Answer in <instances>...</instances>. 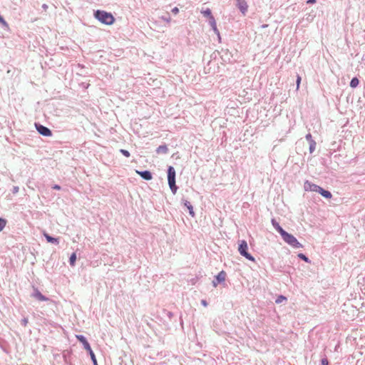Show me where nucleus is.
Here are the masks:
<instances>
[{"label": "nucleus", "mask_w": 365, "mask_h": 365, "mask_svg": "<svg viewBox=\"0 0 365 365\" xmlns=\"http://www.w3.org/2000/svg\"><path fill=\"white\" fill-rule=\"evenodd\" d=\"M271 222L272 226L281 235V236H282L286 232V231L283 230V228L279 225V222H277L275 219H272Z\"/></svg>", "instance_id": "10"}, {"label": "nucleus", "mask_w": 365, "mask_h": 365, "mask_svg": "<svg viewBox=\"0 0 365 365\" xmlns=\"http://www.w3.org/2000/svg\"><path fill=\"white\" fill-rule=\"evenodd\" d=\"M306 139L307 140V141L309 143L312 142V140H314L313 138H312V134L311 133H308L305 136Z\"/></svg>", "instance_id": "29"}, {"label": "nucleus", "mask_w": 365, "mask_h": 365, "mask_svg": "<svg viewBox=\"0 0 365 365\" xmlns=\"http://www.w3.org/2000/svg\"><path fill=\"white\" fill-rule=\"evenodd\" d=\"M248 246L245 240H241L239 244L238 251L240 255L250 261H255V258L247 252Z\"/></svg>", "instance_id": "3"}, {"label": "nucleus", "mask_w": 365, "mask_h": 365, "mask_svg": "<svg viewBox=\"0 0 365 365\" xmlns=\"http://www.w3.org/2000/svg\"><path fill=\"white\" fill-rule=\"evenodd\" d=\"M300 81H301V77L299 76H297V88H299V87Z\"/></svg>", "instance_id": "34"}, {"label": "nucleus", "mask_w": 365, "mask_h": 365, "mask_svg": "<svg viewBox=\"0 0 365 365\" xmlns=\"http://www.w3.org/2000/svg\"><path fill=\"white\" fill-rule=\"evenodd\" d=\"M235 6L239 9L242 15H245L248 11V4L246 0H235Z\"/></svg>", "instance_id": "4"}, {"label": "nucleus", "mask_w": 365, "mask_h": 365, "mask_svg": "<svg viewBox=\"0 0 365 365\" xmlns=\"http://www.w3.org/2000/svg\"><path fill=\"white\" fill-rule=\"evenodd\" d=\"M43 236L45 237V238L46 239V240L48 242H51V243L54 244V245H58V243H59V239L58 238H56V237H51L48 233H44Z\"/></svg>", "instance_id": "15"}, {"label": "nucleus", "mask_w": 365, "mask_h": 365, "mask_svg": "<svg viewBox=\"0 0 365 365\" xmlns=\"http://www.w3.org/2000/svg\"><path fill=\"white\" fill-rule=\"evenodd\" d=\"M88 354L91 358L93 365H98L97 360L93 350L90 351Z\"/></svg>", "instance_id": "23"}, {"label": "nucleus", "mask_w": 365, "mask_h": 365, "mask_svg": "<svg viewBox=\"0 0 365 365\" xmlns=\"http://www.w3.org/2000/svg\"><path fill=\"white\" fill-rule=\"evenodd\" d=\"M35 125H36V128L37 131L41 135H42L43 136H46V137L51 136L52 133H51V130L48 128H47L44 125H42L41 124H37V123H36Z\"/></svg>", "instance_id": "5"}, {"label": "nucleus", "mask_w": 365, "mask_h": 365, "mask_svg": "<svg viewBox=\"0 0 365 365\" xmlns=\"http://www.w3.org/2000/svg\"><path fill=\"white\" fill-rule=\"evenodd\" d=\"M321 363H322V365H329V361H328L327 359H326V358L322 359L321 361Z\"/></svg>", "instance_id": "32"}, {"label": "nucleus", "mask_w": 365, "mask_h": 365, "mask_svg": "<svg viewBox=\"0 0 365 365\" xmlns=\"http://www.w3.org/2000/svg\"><path fill=\"white\" fill-rule=\"evenodd\" d=\"M76 338L77 339L81 342L82 343L83 346V348L88 351L89 352L90 351L92 350L89 343L88 342L86 338L83 336V335H76Z\"/></svg>", "instance_id": "8"}, {"label": "nucleus", "mask_w": 365, "mask_h": 365, "mask_svg": "<svg viewBox=\"0 0 365 365\" xmlns=\"http://www.w3.org/2000/svg\"><path fill=\"white\" fill-rule=\"evenodd\" d=\"M282 237L286 243L293 248H301L303 247L294 235L288 233L287 232H286Z\"/></svg>", "instance_id": "2"}, {"label": "nucleus", "mask_w": 365, "mask_h": 365, "mask_svg": "<svg viewBox=\"0 0 365 365\" xmlns=\"http://www.w3.org/2000/svg\"><path fill=\"white\" fill-rule=\"evenodd\" d=\"M359 81L356 77L353 78L350 81V86L351 88H356L358 86Z\"/></svg>", "instance_id": "19"}, {"label": "nucleus", "mask_w": 365, "mask_h": 365, "mask_svg": "<svg viewBox=\"0 0 365 365\" xmlns=\"http://www.w3.org/2000/svg\"><path fill=\"white\" fill-rule=\"evenodd\" d=\"M169 187L172 191V192L175 195L178 190V187L175 185V180H168Z\"/></svg>", "instance_id": "17"}, {"label": "nucleus", "mask_w": 365, "mask_h": 365, "mask_svg": "<svg viewBox=\"0 0 365 365\" xmlns=\"http://www.w3.org/2000/svg\"><path fill=\"white\" fill-rule=\"evenodd\" d=\"M6 220L4 218L0 217V232L4 230V228L6 227Z\"/></svg>", "instance_id": "25"}, {"label": "nucleus", "mask_w": 365, "mask_h": 365, "mask_svg": "<svg viewBox=\"0 0 365 365\" xmlns=\"http://www.w3.org/2000/svg\"><path fill=\"white\" fill-rule=\"evenodd\" d=\"M31 297L35 298L36 299H37L38 301H48L49 300V299L48 297H46V296L43 295L40 292V291L38 289H36V288H34V292L32 293Z\"/></svg>", "instance_id": "9"}, {"label": "nucleus", "mask_w": 365, "mask_h": 365, "mask_svg": "<svg viewBox=\"0 0 365 365\" xmlns=\"http://www.w3.org/2000/svg\"><path fill=\"white\" fill-rule=\"evenodd\" d=\"M319 186L311 182L309 180H306L304 184V188L306 191L318 192Z\"/></svg>", "instance_id": "7"}, {"label": "nucleus", "mask_w": 365, "mask_h": 365, "mask_svg": "<svg viewBox=\"0 0 365 365\" xmlns=\"http://www.w3.org/2000/svg\"><path fill=\"white\" fill-rule=\"evenodd\" d=\"M307 3L309 4H314L316 3V0H308Z\"/></svg>", "instance_id": "39"}, {"label": "nucleus", "mask_w": 365, "mask_h": 365, "mask_svg": "<svg viewBox=\"0 0 365 365\" xmlns=\"http://www.w3.org/2000/svg\"><path fill=\"white\" fill-rule=\"evenodd\" d=\"M267 26H268V25H267V24H263V25H262V26H261V27H262V28H263V29H264V28H267Z\"/></svg>", "instance_id": "40"}, {"label": "nucleus", "mask_w": 365, "mask_h": 365, "mask_svg": "<svg viewBox=\"0 0 365 365\" xmlns=\"http://www.w3.org/2000/svg\"><path fill=\"white\" fill-rule=\"evenodd\" d=\"M21 324L24 327H26L27 325V324H28V319L27 318L22 319L21 321Z\"/></svg>", "instance_id": "31"}, {"label": "nucleus", "mask_w": 365, "mask_h": 365, "mask_svg": "<svg viewBox=\"0 0 365 365\" xmlns=\"http://www.w3.org/2000/svg\"><path fill=\"white\" fill-rule=\"evenodd\" d=\"M120 152L125 157L128 158L130 157V154L127 150L120 149Z\"/></svg>", "instance_id": "28"}, {"label": "nucleus", "mask_w": 365, "mask_h": 365, "mask_svg": "<svg viewBox=\"0 0 365 365\" xmlns=\"http://www.w3.org/2000/svg\"><path fill=\"white\" fill-rule=\"evenodd\" d=\"M309 143V152L311 153H312L314 150H315V148H316V142L315 140H312V142Z\"/></svg>", "instance_id": "24"}, {"label": "nucleus", "mask_w": 365, "mask_h": 365, "mask_svg": "<svg viewBox=\"0 0 365 365\" xmlns=\"http://www.w3.org/2000/svg\"><path fill=\"white\" fill-rule=\"evenodd\" d=\"M138 174L140 175V176L146 180H150L152 179V173L148 170H144V171H136Z\"/></svg>", "instance_id": "11"}, {"label": "nucleus", "mask_w": 365, "mask_h": 365, "mask_svg": "<svg viewBox=\"0 0 365 365\" xmlns=\"http://www.w3.org/2000/svg\"><path fill=\"white\" fill-rule=\"evenodd\" d=\"M168 152V148L166 145H161L158 146L156 149V153L158 154H166Z\"/></svg>", "instance_id": "16"}, {"label": "nucleus", "mask_w": 365, "mask_h": 365, "mask_svg": "<svg viewBox=\"0 0 365 365\" xmlns=\"http://www.w3.org/2000/svg\"><path fill=\"white\" fill-rule=\"evenodd\" d=\"M76 260V253H73L69 258V263L71 266H74Z\"/></svg>", "instance_id": "21"}, {"label": "nucleus", "mask_w": 365, "mask_h": 365, "mask_svg": "<svg viewBox=\"0 0 365 365\" xmlns=\"http://www.w3.org/2000/svg\"><path fill=\"white\" fill-rule=\"evenodd\" d=\"M215 34L217 35L218 38H220V31L217 26L212 28Z\"/></svg>", "instance_id": "30"}, {"label": "nucleus", "mask_w": 365, "mask_h": 365, "mask_svg": "<svg viewBox=\"0 0 365 365\" xmlns=\"http://www.w3.org/2000/svg\"><path fill=\"white\" fill-rule=\"evenodd\" d=\"M52 188H53V189H54V190H61V186H60V185H54L52 187Z\"/></svg>", "instance_id": "37"}, {"label": "nucleus", "mask_w": 365, "mask_h": 365, "mask_svg": "<svg viewBox=\"0 0 365 365\" xmlns=\"http://www.w3.org/2000/svg\"><path fill=\"white\" fill-rule=\"evenodd\" d=\"M0 24L3 29L9 31L10 30L9 24L4 20V19L0 15Z\"/></svg>", "instance_id": "18"}, {"label": "nucleus", "mask_w": 365, "mask_h": 365, "mask_svg": "<svg viewBox=\"0 0 365 365\" xmlns=\"http://www.w3.org/2000/svg\"><path fill=\"white\" fill-rule=\"evenodd\" d=\"M175 180V170L173 166H169L168 169V180Z\"/></svg>", "instance_id": "12"}, {"label": "nucleus", "mask_w": 365, "mask_h": 365, "mask_svg": "<svg viewBox=\"0 0 365 365\" xmlns=\"http://www.w3.org/2000/svg\"><path fill=\"white\" fill-rule=\"evenodd\" d=\"M227 274L225 271L220 272L217 275L215 276V280L212 281V286L216 287L219 283L224 282L225 281Z\"/></svg>", "instance_id": "6"}, {"label": "nucleus", "mask_w": 365, "mask_h": 365, "mask_svg": "<svg viewBox=\"0 0 365 365\" xmlns=\"http://www.w3.org/2000/svg\"><path fill=\"white\" fill-rule=\"evenodd\" d=\"M94 16L99 21L106 25L113 24L115 21L113 16L110 13L105 11L97 10L94 13Z\"/></svg>", "instance_id": "1"}, {"label": "nucleus", "mask_w": 365, "mask_h": 365, "mask_svg": "<svg viewBox=\"0 0 365 365\" xmlns=\"http://www.w3.org/2000/svg\"><path fill=\"white\" fill-rule=\"evenodd\" d=\"M172 12L175 14H177L179 12V9L178 7H175L172 9Z\"/></svg>", "instance_id": "35"}, {"label": "nucleus", "mask_w": 365, "mask_h": 365, "mask_svg": "<svg viewBox=\"0 0 365 365\" xmlns=\"http://www.w3.org/2000/svg\"><path fill=\"white\" fill-rule=\"evenodd\" d=\"M287 300V298L285 297H284L283 295H279L277 297V298L275 300V302L277 304H280L282 303L283 301H286Z\"/></svg>", "instance_id": "26"}, {"label": "nucleus", "mask_w": 365, "mask_h": 365, "mask_svg": "<svg viewBox=\"0 0 365 365\" xmlns=\"http://www.w3.org/2000/svg\"><path fill=\"white\" fill-rule=\"evenodd\" d=\"M201 304L204 306V307H207V302H206V300L205 299H202L201 301Z\"/></svg>", "instance_id": "38"}, {"label": "nucleus", "mask_w": 365, "mask_h": 365, "mask_svg": "<svg viewBox=\"0 0 365 365\" xmlns=\"http://www.w3.org/2000/svg\"><path fill=\"white\" fill-rule=\"evenodd\" d=\"M162 19L166 22H170V17L168 16V17H165V16H163L162 17Z\"/></svg>", "instance_id": "36"}, {"label": "nucleus", "mask_w": 365, "mask_h": 365, "mask_svg": "<svg viewBox=\"0 0 365 365\" xmlns=\"http://www.w3.org/2000/svg\"><path fill=\"white\" fill-rule=\"evenodd\" d=\"M183 202V204L187 208V210H189V214L192 217H194L195 214V212H194V210H193V207L192 205H191V203L186 200H182Z\"/></svg>", "instance_id": "13"}, {"label": "nucleus", "mask_w": 365, "mask_h": 365, "mask_svg": "<svg viewBox=\"0 0 365 365\" xmlns=\"http://www.w3.org/2000/svg\"><path fill=\"white\" fill-rule=\"evenodd\" d=\"M201 13L203 14L205 17H207L208 19L213 16L211 10L209 8L202 11Z\"/></svg>", "instance_id": "20"}, {"label": "nucleus", "mask_w": 365, "mask_h": 365, "mask_svg": "<svg viewBox=\"0 0 365 365\" xmlns=\"http://www.w3.org/2000/svg\"><path fill=\"white\" fill-rule=\"evenodd\" d=\"M298 257L302 260H304V262H310V260L309 259V258L304 254L302 253H299L298 255Z\"/></svg>", "instance_id": "27"}, {"label": "nucleus", "mask_w": 365, "mask_h": 365, "mask_svg": "<svg viewBox=\"0 0 365 365\" xmlns=\"http://www.w3.org/2000/svg\"><path fill=\"white\" fill-rule=\"evenodd\" d=\"M317 192L319 193L320 195H322L323 197H324L327 199H329L332 197V195L329 191L323 189L320 186L318 189Z\"/></svg>", "instance_id": "14"}, {"label": "nucleus", "mask_w": 365, "mask_h": 365, "mask_svg": "<svg viewBox=\"0 0 365 365\" xmlns=\"http://www.w3.org/2000/svg\"><path fill=\"white\" fill-rule=\"evenodd\" d=\"M208 22H209V24L211 26V28L217 26V23H216V21H215L214 16H212V17L209 18L208 19Z\"/></svg>", "instance_id": "22"}, {"label": "nucleus", "mask_w": 365, "mask_h": 365, "mask_svg": "<svg viewBox=\"0 0 365 365\" xmlns=\"http://www.w3.org/2000/svg\"><path fill=\"white\" fill-rule=\"evenodd\" d=\"M19 187H18V186H14V187H13L12 192H13L14 194H16V193H17V192H19Z\"/></svg>", "instance_id": "33"}]
</instances>
